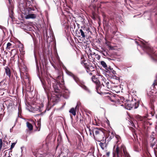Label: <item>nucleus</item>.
I'll return each instance as SVG.
<instances>
[{"label": "nucleus", "instance_id": "3", "mask_svg": "<svg viewBox=\"0 0 157 157\" xmlns=\"http://www.w3.org/2000/svg\"><path fill=\"white\" fill-rule=\"evenodd\" d=\"M47 81L48 84V90L50 91H51L49 88L50 89L51 88V83H52V86L54 91L56 93L58 92L59 90V85L57 81L51 77L48 78H47Z\"/></svg>", "mask_w": 157, "mask_h": 157}, {"label": "nucleus", "instance_id": "37", "mask_svg": "<svg viewBox=\"0 0 157 157\" xmlns=\"http://www.w3.org/2000/svg\"><path fill=\"white\" fill-rule=\"evenodd\" d=\"M102 54H103V55H104L105 56V55H104V53H102Z\"/></svg>", "mask_w": 157, "mask_h": 157}, {"label": "nucleus", "instance_id": "33", "mask_svg": "<svg viewBox=\"0 0 157 157\" xmlns=\"http://www.w3.org/2000/svg\"><path fill=\"white\" fill-rule=\"evenodd\" d=\"M12 128H11L10 129V132H12Z\"/></svg>", "mask_w": 157, "mask_h": 157}, {"label": "nucleus", "instance_id": "14", "mask_svg": "<svg viewBox=\"0 0 157 157\" xmlns=\"http://www.w3.org/2000/svg\"><path fill=\"white\" fill-rule=\"evenodd\" d=\"M111 101H113L115 102L116 104H121V101L119 99H111Z\"/></svg>", "mask_w": 157, "mask_h": 157}, {"label": "nucleus", "instance_id": "12", "mask_svg": "<svg viewBox=\"0 0 157 157\" xmlns=\"http://www.w3.org/2000/svg\"><path fill=\"white\" fill-rule=\"evenodd\" d=\"M102 84L103 86L107 87V88L110 89L111 88V86H109V82H106L103 81V82H102Z\"/></svg>", "mask_w": 157, "mask_h": 157}, {"label": "nucleus", "instance_id": "19", "mask_svg": "<svg viewBox=\"0 0 157 157\" xmlns=\"http://www.w3.org/2000/svg\"><path fill=\"white\" fill-rule=\"evenodd\" d=\"M152 86L153 87H155V89L157 90V79L155 80Z\"/></svg>", "mask_w": 157, "mask_h": 157}, {"label": "nucleus", "instance_id": "38", "mask_svg": "<svg viewBox=\"0 0 157 157\" xmlns=\"http://www.w3.org/2000/svg\"><path fill=\"white\" fill-rule=\"evenodd\" d=\"M89 29H88V32H89Z\"/></svg>", "mask_w": 157, "mask_h": 157}, {"label": "nucleus", "instance_id": "6", "mask_svg": "<svg viewBox=\"0 0 157 157\" xmlns=\"http://www.w3.org/2000/svg\"><path fill=\"white\" fill-rule=\"evenodd\" d=\"M85 28H83V29H80L79 31L81 33V35L82 36V37L84 38L86 37V33L85 32H84V31H85Z\"/></svg>", "mask_w": 157, "mask_h": 157}, {"label": "nucleus", "instance_id": "27", "mask_svg": "<svg viewBox=\"0 0 157 157\" xmlns=\"http://www.w3.org/2000/svg\"><path fill=\"white\" fill-rule=\"evenodd\" d=\"M15 144H16L15 143H13L12 144L11 146V147L10 148V150L12 149V148H13L14 147Z\"/></svg>", "mask_w": 157, "mask_h": 157}, {"label": "nucleus", "instance_id": "35", "mask_svg": "<svg viewBox=\"0 0 157 157\" xmlns=\"http://www.w3.org/2000/svg\"><path fill=\"white\" fill-rule=\"evenodd\" d=\"M136 43L138 44V42L137 41H136Z\"/></svg>", "mask_w": 157, "mask_h": 157}, {"label": "nucleus", "instance_id": "10", "mask_svg": "<svg viewBox=\"0 0 157 157\" xmlns=\"http://www.w3.org/2000/svg\"><path fill=\"white\" fill-rule=\"evenodd\" d=\"M92 80L93 82L97 84H99L100 83L99 80L95 76H93L92 78Z\"/></svg>", "mask_w": 157, "mask_h": 157}, {"label": "nucleus", "instance_id": "7", "mask_svg": "<svg viewBox=\"0 0 157 157\" xmlns=\"http://www.w3.org/2000/svg\"><path fill=\"white\" fill-rule=\"evenodd\" d=\"M18 47L19 48V50L22 54H24V49L23 45L21 43H19L18 45Z\"/></svg>", "mask_w": 157, "mask_h": 157}, {"label": "nucleus", "instance_id": "15", "mask_svg": "<svg viewBox=\"0 0 157 157\" xmlns=\"http://www.w3.org/2000/svg\"><path fill=\"white\" fill-rule=\"evenodd\" d=\"M26 125L29 130H32L33 129V127L31 124L28 122H26Z\"/></svg>", "mask_w": 157, "mask_h": 157}, {"label": "nucleus", "instance_id": "11", "mask_svg": "<svg viewBox=\"0 0 157 157\" xmlns=\"http://www.w3.org/2000/svg\"><path fill=\"white\" fill-rule=\"evenodd\" d=\"M6 73V75L10 77L11 75V73L10 71V68L8 67H6L5 68Z\"/></svg>", "mask_w": 157, "mask_h": 157}, {"label": "nucleus", "instance_id": "2", "mask_svg": "<svg viewBox=\"0 0 157 157\" xmlns=\"http://www.w3.org/2000/svg\"><path fill=\"white\" fill-rule=\"evenodd\" d=\"M94 136L95 139L102 141L104 137V130L102 128H94Z\"/></svg>", "mask_w": 157, "mask_h": 157}, {"label": "nucleus", "instance_id": "29", "mask_svg": "<svg viewBox=\"0 0 157 157\" xmlns=\"http://www.w3.org/2000/svg\"><path fill=\"white\" fill-rule=\"evenodd\" d=\"M148 50H149V51H151V48H150L149 47L147 49Z\"/></svg>", "mask_w": 157, "mask_h": 157}, {"label": "nucleus", "instance_id": "9", "mask_svg": "<svg viewBox=\"0 0 157 157\" xmlns=\"http://www.w3.org/2000/svg\"><path fill=\"white\" fill-rule=\"evenodd\" d=\"M77 105L75 108H71L69 111V113H71L74 116L76 115V109L77 107Z\"/></svg>", "mask_w": 157, "mask_h": 157}, {"label": "nucleus", "instance_id": "25", "mask_svg": "<svg viewBox=\"0 0 157 157\" xmlns=\"http://www.w3.org/2000/svg\"><path fill=\"white\" fill-rule=\"evenodd\" d=\"M3 145V142L2 139H0V151L2 149Z\"/></svg>", "mask_w": 157, "mask_h": 157}, {"label": "nucleus", "instance_id": "1", "mask_svg": "<svg viewBox=\"0 0 157 157\" xmlns=\"http://www.w3.org/2000/svg\"><path fill=\"white\" fill-rule=\"evenodd\" d=\"M115 137L117 141V144L114 146V148L116 147L114 151L117 154V157H130L125 146L120 143V136L116 135Z\"/></svg>", "mask_w": 157, "mask_h": 157}, {"label": "nucleus", "instance_id": "26", "mask_svg": "<svg viewBox=\"0 0 157 157\" xmlns=\"http://www.w3.org/2000/svg\"><path fill=\"white\" fill-rule=\"evenodd\" d=\"M25 10H26V11L27 10L28 12H29V11L33 10H33L30 7H29L28 8H25Z\"/></svg>", "mask_w": 157, "mask_h": 157}, {"label": "nucleus", "instance_id": "36", "mask_svg": "<svg viewBox=\"0 0 157 157\" xmlns=\"http://www.w3.org/2000/svg\"><path fill=\"white\" fill-rule=\"evenodd\" d=\"M107 154L108 155H109V153H107Z\"/></svg>", "mask_w": 157, "mask_h": 157}, {"label": "nucleus", "instance_id": "8", "mask_svg": "<svg viewBox=\"0 0 157 157\" xmlns=\"http://www.w3.org/2000/svg\"><path fill=\"white\" fill-rule=\"evenodd\" d=\"M25 17L26 19L34 18L36 17V15L34 14H29L25 16Z\"/></svg>", "mask_w": 157, "mask_h": 157}, {"label": "nucleus", "instance_id": "31", "mask_svg": "<svg viewBox=\"0 0 157 157\" xmlns=\"http://www.w3.org/2000/svg\"><path fill=\"white\" fill-rule=\"evenodd\" d=\"M107 122L108 125H109V121L107 120Z\"/></svg>", "mask_w": 157, "mask_h": 157}, {"label": "nucleus", "instance_id": "34", "mask_svg": "<svg viewBox=\"0 0 157 157\" xmlns=\"http://www.w3.org/2000/svg\"><path fill=\"white\" fill-rule=\"evenodd\" d=\"M44 89L45 90V89H47V88H46V87H45V86H44Z\"/></svg>", "mask_w": 157, "mask_h": 157}, {"label": "nucleus", "instance_id": "4", "mask_svg": "<svg viewBox=\"0 0 157 157\" xmlns=\"http://www.w3.org/2000/svg\"><path fill=\"white\" fill-rule=\"evenodd\" d=\"M147 115L146 116L144 117H141L139 115H138L136 117L137 118L138 121H142L143 122H145L147 121Z\"/></svg>", "mask_w": 157, "mask_h": 157}, {"label": "nucleus", "instance_id": "23", "mask_svg": "<svg viewBox=\"0 0 157 157\" xmlns=\"http://www.w3.org/2000/svg\"><path fill=\"white\" fill-rule=\"evenodd\" d=\"M99 145H100V146H101V148L102 149H104V148L105 147V143H100L99 144Z\"/></svg>", "mask_w": 157, "mask_h": 157}, {"label": "nucleus", "instance_id": "20", "mask_svg": "<svg viewBox=\"0 0 157 157\" xmlns=\"http://www.w3.org/2000/svg\"><path fill=\"white\" fill-rule=\"evenodd\" d=\"M101 65L104 68L107 67V65L105 63L104 61H101Z\"/></svg>", "mask_w": 157, "mask_h": 157}, {"label": "nucleus", "instance_id": "24", "mask_svg": "<svg viewBox=\"0 0 157 157\" xmlns=\"http://www.w3.org/2000/svg\"><path fill=\"white\" fill-rule=\"evenodd\" d=\"M156 144V147H155V148L156 149H157V142H156V143L155 142L154 143H152L151 144V146L153 147Z\"/></svg>", "mask_w": 157, "mask_h": 157}, {"label": "nucleus", "instance_id": "32", "mask_svg": "<svg viewBox=\"0 0 157 157\" xmlns=\"http://www.w3.org/2000/svg\"><path fill=\"white\" fill-rule=\"evenodd\" d=\"M3 147H4V148H3L4 149H5L6 148V147H5V146H4Z\"/></svg>", "mask_w": 157, "mask_h": 157}, {"label": "nucleus", "instance_id": "30", "mask_svg": "<svg viewBox=\"0 0 157 157\" xmlns=\"http://www.w3.org/2000/svg\"><path fill=\"white\" fill-rule=\"evenodd\" d=\"M28 1V2L29 3L31 1H32L33 0H27Z\"/></svg>", "mask_w": 157, "mask_h": 157}, {"label": "nucleus", "instance_id": "16", "mask_svg": "<svg viewBox=\"0 0 157 157\" xmlns=\"http://www.w3.org/2000/svg\"><path fill=\"white\" fill-rule=\"evenodd\" d=\"M105 44L107 46H108V47H109L110 48V49H113V47L111 46L110 43L109 42L107 41H106V42H105Z\"/></svg>", "mask_w": 157, "mask_h": 157}, {"label": "nucleus", "instance_id": "18", "mask_svg": "<svg viewBox=\"0 0 157 157\" xmlns=\"http://www.w3.org/2000/svg\"><path fill=\"white\" fill-rule=\"evenodd\" d=\"M14 52L15 53H14L13 56V57H11V59L12 60H14V57L16 55V54L17 53H16V51L15 50V49H13V50H12L11 52V55H12V52Z\"/></svg>", "mask_w": 157, "mask_h": 157}, {"label": "nucleus", "instance_id": "28", "mask_svg": "<svg viewBox=\"0 0 157 157\" xmlns=\"http://www.w3.org/2000/svg\"><path fill=\"white\" fill-rule=\"evenodd\" d=\"M95 56H96V58L98 59L99 60L100 58V56L98 54H96L95 55Z\"/></svg>", "mask_w": 157, "mask_h": 157}, {"label": "nucleus", "instance_id": "13", "mask_svg": "<svg viewBox=\"0 0 157 157\" xmlns=\"http://www.w3.org/2000/svg\"><path fill=\"white\" fill-rule=\"evenodd\" d=\"M80 86L83 89L87 91L88 92H90V91L88 88L83 84H81Z\"/></svg>", "mask_w": 157, "mask_h": 157}, {"label": "nucleus", "instance_id": "21", "mask_svg": "<svg viewBox=\"0 0 157 157\" xmlns=\"http://www.w3.org/2000/svg\"><path fill=\"white\" fill-rule=\"evenodd\" d=\"M12 44L10 42H8L7 44V46L6 47V49L7 50H10V47L12 46Z\"/></svg>", "mask_w": 157, "mask_h": 157}, {"label": "nucleus", "instance_id": "22", "mask_svg": "<svg viewBox=\"0 0 157 157\" xmlns=\"http://www.w3.org/2000/svg\"><path fill=\"white\" fill-rule=\"evenodd\" d=\"M93 130L94 129L91 130L90 128H89V132L90 135H91L92 134H93V135H94V132L93 131Z\"/></svg>", "mask_w": 157, "mask_h": 157}, {"label": "nucleus", "instance_id": "5", "mask_svg": "<svg viewBox=\"0 0 157 157\" xmlns=\"http://www.w3.org/2000/svg\"><path fill=\"white\" fill-rule=\"evenodd\" d=\"M133 105L131 104L130 102H128L125 105V108L128 110H130L133 108Z\"/></svg>", "mask_w": 157, "mask_h": 157}, {"label": "nucleus", "instance_id": "17", "mask_svg": "<svg viewBox=\"0 0 157 157\" xmlns=\"http://www.w3.org/2000/svg\"><path fill=\"white\" fill-rule=\"evenodd\" d=\"M67 73L68 75L71 76H72L73 77V78L75 79V80H76V78H75L76 77L74 75H73V73H72L70 71H67Z\"/></svg>", "mask_w": 157, "mask_h": 157}]
</instances>
